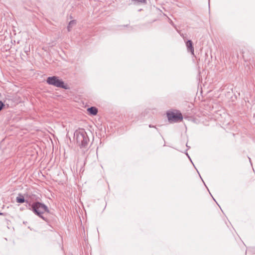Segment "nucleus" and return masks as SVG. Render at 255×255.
Here are the masks:
<instances>
[{
    "label": "nucleus",
    "mask_w": 255,
    "mask_h": 255,
    "mask_svg": "<svg viewBox=\"0 0 255 255\" xmlns=\"http://www.w3.org/2000/svg\"><path fill=\"white\" fill-rule=\"evenodd\" d=\"M16 201L18 203H23L25 202H28V201L25 200L23 196L20 194H18V196L16 197Z\"/></svg>",
    "instance_id": "0eeeda50"
},
{
    "label": "nucleus",
    "mask_w": 255,
    "mask_h": 255,
    "mask_svg": "<svg viewBox=\"0 0 255 255\" xmlns=\"http://www.w3.org/2000/svg\"><path fill=\"white\" fill-rule=\"evenodd\" d=\"M167 117L169 122L172 123H177L182 120L183 117L180 112L174 113L173 112H168L167 113Z\"/></svg>",
    "instance_id": "20e7f679"
},
{
    "label": "nucleus",
    "mask_w": 255,
    "mask_h": 255,
    "mask_svg": "<svg viewBox=\"0 0 255 255\" xmlns=\"http://www.w3.org/2000/svg\"><path fill=\"white\" fill-rule=\"evenodd\" d=\"M29 209L31 210L35 215L42 218L43 220L46 221V219L42 216L45 212H49L48 207L44 204L39 202H35L32 204H29Z\"/></svg>",
    "instance_id": "f257e3e1"
},
{
    "label": "nucleus",
    "mask_w": 255,
    "mask_h": 255,
    "mask_svg": "<svg viewBox=\"0 0 255 255\" xmlns=\"http://www.w3.org/2000/svg\"><path fill=\"white\" fill-rule=\"evenodd\" d=\"M186 155L188 156V157L190 158L189 156L188 155V153H186Z\"/></svg>",
    "instance_id": "1a4fd4ad"
},
{
    "label": "nucleus",
    "mask_w": 255,
    "mask_h": 255,
    "mask_svg": "<svg viewBox=\"0 0 255 255\" xmlns=\"http://www.w3.org/2000/svg\"><path fill=\"white\" fill-rule=\"evenodd\" d=\"M46 82L50 85H52L54 87L63 88L64 89H69V87L66 84H65L64 81L59 78V77L53 76L48 77L46 79Z\"/></svg>",
    "instance_id": "7ed1b4c3"
},
{
    "label": "nucleus",
    "mask_w": 255,
    "mask_h": 255,
    "mask_svg": "<svg viewBox=\"0 0 255 255\" xmlns=\"http://www.w3.org/2000/svg\"><path fill=\"white\" fill-rule=\"evenodd\" d=\"M149 127H150V128H151V127H152V126L149 125Z\"/></svg>",
    "instance_id": "9d476101"
},
{
    "label": "nucleus",
    "mask_w": 255,
    "mask_h": 255,
    "mask_svg": "<svg viewBox=\"0 0 255 255\" xmlns=\"http://www.w3.org/2000/svg\"><path fill=\"white\" fill-rule=\"evenodd\" d=\"M89 113L92 115L95 116L97 114L98 109L95 107H91L87 109Z\"/></svg>",
    "instance_id": "423d86ee"
},
{
    "label": "nucleus",
    "mask_w": 255,
    "mask_h": 255,
    "mask_svg": "<svg viewBox=\"0 0 255 255\" xmlns=\"http://www.w3.org/2000/svg\"><path fill=\"white\" fill-rule=\"evenodd\" d=\"M186 46L188 51L190 52L192 55H194L193 43L191 40H188L186 41Z\"/></svg>",
    "instance_id": "39448f33"
},
{
    "label": "nucleus",
    "mask_w": 255,
    "mask_h": 255,
    "mask_svg": "<svg viewBox=\"0 0 255 255\" xmlns=\"http://www.w3.org/2000/svg\"><path fill=\"white\" fill-rule=\"evenodd\" d=\"M76 24L75 20H71L70 21V22L68 24V25L67 26V29L68 31H70L71 30V29L72 28V26Z\"/></svg>",
    "instance_id": "6e6552de"
},
{
    "label": "nucleus",
    "mask_w": 255,
    "mask_h": 255,
    "mask_svg": "<svg viewBox=\"0 0 255 255\" xmlns=\"http://www.w3.org/2000/svg\"><path fill=\"white\" fill-rule=\"evenodd\" d=\"M77 143L81 147H86L89 141V138L86 132L84 129L77 131L75 133Z\"/></svg>",
    "instance_id": "f03ea898"
}]
</instances>
